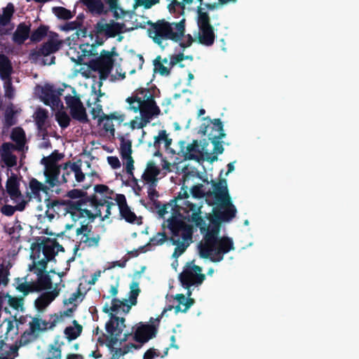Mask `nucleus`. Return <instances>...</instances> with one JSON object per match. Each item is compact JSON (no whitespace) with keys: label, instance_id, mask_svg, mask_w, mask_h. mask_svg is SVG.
<instances>
[{"label":"nucleus","instance_id":"1","mask_svg":"<svg viewBox=\"0 0 359 359\" xmlns=\"http://www.w3.org/2000/svg\"><path fill=\"white\" fill-rule=\"evenodd\" d=\"M222 172L221 170L218 182L211 181L212 190L207 191L208 204L215 205L213 213L208 217L210 224L208 225L201 216V207L191 202L187 204L191 215L184 217L188 222L194 223L203 234V240L198 244L200 257L214 263L222 261L224 255L235 249L231 238L219 236L221 224L231 222L237 212L229 192L227 182L221 177Z\"/></svg>","mask_w":359,"mask_h":359},{"label":"nucleus","instance_id":"2","mask_svg":"<svg viewBox=\"0 0 359 359\" xmlns=\"http://www.w3.org/2000/svg\"><path fill=\"white\" fill-rule=\"evenodd\" d=\"M159 94V89L154 86L149 88H138L126 99L129 109L135 113L140 111V126H146L151 119L160 115L161 109L155 101V97Z\"/></svg>","mask_w":359,"mask_h":359},{"label":"nucleus","instance_id":"3","mask_svg":"<svg viewBox=\"0 0 359 359\" xmlns=\"http://www.w3.org/2000/svg\"><path fill=\"white\" fill-rule=\"evenodd\" d=\"M149 36L153 41L161 48H164L163 41L171 40L179 42L184 36L185 19L182 18L178 22H170L164 19L158 20L156 22H151Z\"/></svg>","mask_w":359,"mask_h":359},{"label":"nucleus","instance_id":"4","mask_svg":"<svg viewBox=\"0 0 359 359\" xmlns=\"http://www.w3.org/2000/svg\"><path fill=\"white\" fill-rule=\"evenodd\" d=\"M126 319L123 317H116L114 314L110 315V319L105 324V330L107 334H102V337L97 339L100 345L106 344L111 356L109 359H119L124 355L120 348H115L114 346L119 340V337L126 327Z\"/></svg>","mask_w":359,"mask_h":359},{"label":"nucleus","instance_id":"5","mask_svg":"<svg viewBox=\"0 0 359 359\" xmlns=\"http://www.w3.org/2000/svg\"><path fill=\"white\" fill-rule=\"evenodd\" d=\"M62 316H58L54 313L50 316L49 320H43L40 316L32 318V320L29 323V328L21 334L20 338L17 340V344L20 346H25L34 341H36L41 334L48 330H52L61 321Z\"/></svg>","mask_w":359,"mask_h":359},{"label":"nucleus","instance_id":"6","mask_svg":"<svg viewBox=\"0 0 359 359\" xmlns=\"http://www.w3.org/2000/svg\"><path fill=\"white\" fill-rule=\"evenodd\" d=\"M189 197V194L187 189L182 187V191L178 196L170 200L169 203L162 204L158 200L154 201L152 203L159 216L163 217L168 212V209L170 208L172 214L178 215L182 219L187 221L184 217L191 215V210L187 206V204L190 203V201L187 200Z\"/></svg>","mask_w":359,"mask_h":359},{"label":"nucleus","instance_id":"7","mask_svg":"<svg viewBox=\"0 0 359 359\" xmlns=\"http://www.w3.org/2000/svg\"><path fill=\"white\" fill-rule=\"evenodd\" d=\"M149 323H151L140 322L133 326L131 332L123 333V337L120 339L121 343L126 341L130 337L133 336V339L142 346L150 339L156 337L160 318L154 319L151 317Z\"/></svg>","mask_w":359,"mask_h":359},{"label":"nucleus","instance_id":"8","mask_svg":"<svg viewBox=\"0 0 359 359\" xmlns=\"http://www.w3.org/2000/svg\"><path fill=\"white\" fill-rule=\"evenodd\" d=\"M114 49L115 48H113V51L102 50L100 52V56L95 59L90 60L87 64L90 69L99 73L100 79V86L102 85V81L108 78L113 69L114 63L113 57L116 55L114 51Z\"/></svg>","mask_w":359,"mask_h":359},{"label":"nucleus","instance_id":"9","mask_svg":"<svg viewBox=\"0 0 359 359\" xmlns=\"http://www.w3.org/2000/svg\"><path fill=\"white\" fill-rule=\"evenodd\" d=\"M205 7L198 6L197 24L198 26V42L206 46H210L215 41L214 28L210 25V18L208 13L204 10Z\"/></svg>","mask_w":359,"mask_h":359},{"label":"nucleus","instance_id":"10","mask_svg":"<svg viewBox=\"0 0 359 359\" xmlns=\"http://www.w3.org/2000/svg\"><path fill=\"white\" fill-rule=\"evenodd\" d=\"M63 41L56 32H50L48 40L39 47L30 50L29 59L36 62L41 57H48L57 52L62 46Z\"/></svg>","mask_w":359,"mask_h":359},{"label":"nucleus","instance_id":"11","mask_svg":"<svg viewBox=\"0 0 359 359\" xmlns=\"http://www.w3.org/2000/svg\"><path fill=\"white\" fill-rule=\"evenodd\" d=\"M201 267L197 265L184 269L179 276L183 287L188 288L193 285H201L205 278V274L201 273Z\"/></svg>","mask_w":359,"mask_h":359},{"label":"nucleus","instance_id":"12","mask_svg":"<svg viewBox=\"0 0 359 359\" xmlns=\"http://www.w3.org/2000/svg\"><path fill=\"white\" fill-rule=\"evenodd\" d=\"M168 228L170 230L171 237L183 238L184 241H191L193 227L175 217L167 220Z\"/></svg>","mask_w":359,"mask_h":359},{"label":"nucleus","instance_id":"13","mask_svg":"<svg viewBox=\"0 0 359 359\" xmlns=\"http://www.w3.org/2000/svg\"><path fill=\"white\" fill-rule=\"evenodd\" d=\"M46 207L48 208H53V212L56 213L58 217L65 216L69 214L72 219L73 220V216L76 217V213L74 210L78 211V208L75 201H65V200H56L51 199L50 198L45 200Z\"/></svg>","mask_w":359,"mask_h":359},{"label":"nucleus","instance_id":"14","mask_svg":"<svg viewBox=\"0 0 359 359\" xmlns=\"http://www.w3.org/2000/svg\"><path fill=\"white\" fill-rule=\"evenodd\" d=\"M207 121L208 124L203 123L200 127V132L203 135H207L208 140L222 139L226 136L224 130L223 123L220 118L211 120L207 116L203 118Z\"/></svg>","mask_w":359,"mask_h":359},{"label":"nucleus","instance_id":"15","mask_svg":"<svg viewBox=\"0 0 359 359\" xmlns=\"http://www.w3.org/2000/svg\"><path fill=\"white\" fill-rule=\"evenodd\" d=\"M65 102L70 110V114L73 119L82 123H86L89 121L81 99L78 96L67 95L65 97Z\"/></svg>","mask_w":359,"mask_h":359},{"label":"nucleus","instance_id":"16","mask_svg":"<svg viewBox=\"0 0 359 359\" xmlns=\"http://www.w3.org/2000/svg\"><path fill=\"white\" fill-rule=\"evenodd\" d=\"M104 21L105 20L102 18L95 25V31L97 36L104 34L107 38H114L124 32V23L115 22L114 20H111L109 23L104 22Z\"/></svg>","mask_w":359,"mask_h":359},{"label":"nucleus","instance_id":"17","mask_svg":"<svg viewBox=\"0 0 359 359\" xmlns=\"http://www.w3.org/2000/svg\"><path fill=\"white\" fill-rule=\"evenodd\" d=\"M55 244L53 243V240H50V238H46V241L41 243L32 244L31 249L32 250V253L30 255L31 259H39L41 251H42L44 257L47 259V261L53 260L57 254V251H55Z\"/></svg>","mask_w":359,"mask_h":359},{"label":"nucleus","instance_id":"18","mask_svg":"<svg viewBox=\"0 0 359 359\" xmlns=\"http://www.w3.org/2000/svg\"><path fill=\"white\" fill-rule=\"evenodd\" d=\"M63 89L59 88L55 90L53 86L46 84L41 87L40 98L43 102L47 106L57 107L61 102L60 96L62 95Z\"/></svg>","mask_w":359,"mask_h":359},{"label":"nucleus","instance_id":"19","mask_svg":"<svg viewBox=\"0 0 359 359\" xmlns=\"http://www.w3.org/2000/svg\"><path fill=\"white\" fill-rule=\"evenodd\" d=\"M60 167L44 166L45 182L50 189L61 185Z\"/></svg>","mask_w":359,"mask_h":359},{"label":"nucleus","instance_id":"20","mask_svg":"<svg viewBox=\"0 0 359 359\" xmlns=\"http://www.w3.org/2000/svg\"><path fill=\"white\" fill-rule=\"evenodd\" d=\"M90 205L94 207V208H98L102 210V208L104 207L106 208L105 214L104 216H102L101 220L104 221L106 219L109 218L111 215V208H116V204L114 202L109 201L104 199H98L97 196L93 195L90 196L88 198Z\"/></svg>","mask_w":359,"mask_h":359},{"label":"nucleus","instance_id":"21","mask_svg":"<svg viewBox=\"0 0 359 359\" xmlns=\"http://www.w3.org/2000/svg\"><path fill=\"white\" fill-rule=\"evenodd\" d=\"M31 25L20 22L14 32L12 40L18 45H22L27 39H30Z\"/></svg>","mask_w":359,"mask_h":359},{"label":"nucleus","instance_id":"22","mask_svg":"<svg viewBox=\"0 0 359 359\" xmlns=\"http://www.w3.org/2000/svg\"><path fill=\"white\" fill-rule=\"evenodd\" d=\"M79 1L93 15H105L108 13L102 0H79Z\"/></svg>","mask_w":359,"mask_h":359},{"label":"nucleus","instance_id":"23","mask_svg":"<svg viewBox=\"0 0 359 359\" xmlns=\"http://www.w3.org/2000/svg\"><path fill=\"white\" fill-rule=\"evenodd\" d=\"M160 168L156 166L153 161H149L147 164V168L142 175L143 182L146 184L157 183V176L160 174Z\"/></svg>","mask_w":359,"mask_h":359},{"label":"nucleus","instance_id":"24","mask_svg":"<svg viewBox=\"0 0 359 359\" xmlns=\"http://www.w3.org/2000/svg\"><path fill=\"white\" fill-rule=\"evenodd\" d=\"M59 294V291L54 289L52 291L43 293L35 300V306L39 311L46 308Z\"/></svg>","mask_w":359,"mask_h":359},{"label":"nucleus","instance_id":"25","mask_svg":"<svg viewBox=\"0 0 359 359\" xmlns=\"http://www.w3.org/2000/svg\"><path fill=\"white\" fill-rule=\"evenodd\" d=\"M131 309V306L128 304V300L124 299L123 301L113 298L111 300V313L109 316L112 313L115 316L118 317L117 314H126L129 312Z\"/></svg>","mask_w":359,"mask_h":359},{"label":"nucleus","instance_id":"26","mask_svg":"<svg viewBox=\"0 0 359 359\" xmlns=\"http://www.w3.org/2000/svg\"><path fill=\"white\" fill-rule=\"evenodd\" d=\"M12 144L4 142L2 144L1 160L9 168L13 167L17 163V158L11 151Z\"/></svg>","mask_w":359,"mask_h":359},{"label":"nucleus","instance_id":"27","mask_svg":"<svg viewBox=\"0 0 359 359\" xmlns=\"http://www.w3.org/2000/svg\"><path fill=\"white\" fill-rule=\"evenodd\" d=\"M13 67L9 58L4 54H0V77L3 80L10 79Z\"/></svg>","mask_w":359,"mask_h":359},{"label":"nucleus","instance_id":"28","mask_svg":"<svg viewBox=\"0 0 359 359\" xmlns=\"http://www.w3.org/2000/svg\"><path fill=\"white\" fill-rule=\"evenodd\" d=\"M29 187L34 198L41 199L40 192L48 194L50 189L48 185H45L36 178H32L29 182Z\"/></svg>","mask_w":359,"mask_h":359},{"label":"nucleus","instance_id":"29","mask_svg":"<svg viewBox=\"0 0 359 359\" xmlns=\"http://www.w3.org/2000/svg\"><path fill=\"white\" fill-rule=\"evenodd\" d=\"M6 191L10 198L15 202L22 198V194L19 189V182L15 178L8 179L6 182Z\"/></svg>","mask_w":359,"mask_h":359},{"label":"nucleus","instance_id":"30","mask_svg":"<svg viewBox=\"0 0 359 359\" xmlns=\"http://www.w3.org/2000/svg\"><path fill=\"white\" fill-rule=\"evenodd\" d=\"M64 345V342L60 341V336L57 335L55 337L53 344L48 346V354L50 356L45 359H61L62 350L61 348Z\"/></svg>","mask_w":359,"mask_h":359},{"label":"nucleus","instance_id":"31","mask_svg":"<svg viewBox=\"0 0 359 359\" xmlns=\"http://www.w3.org/2000/svg\"><path fill=\"white\" fill-rule=\"evenodd\" d=\"M169 240L171 241L172 245H176L172 255V257L176 259L184 252L191 242V241H184L183 238L175 237H170Z\"/></svg>","mask_w":359,"mask_h":359},{"label":"nucleus","instance_id":"32","mask_svg":"<svg viewBox=\"0 0 359 359\" xmlns=\"http://www.w3.org/2000/svg\"><path fill=\"white\" fill-rule=\"evenodd\" d=\"M74 326H68L64 330V334L69 341H72L77 339L82 333L83 327L77 320H74L72 322Z\"/></svg>","mask_w":359,"mask_h":359},{"label":"nucleus","instance_id":"33","mask_svg":"<svg viewBox=\"0 0 359 359\" xmlns=\"http://www.w3.org/2000/svg\"><path fill=\"white\" fill-rule=\"evenodd\" d=\"M201 155V146L198 140H194L191 144H188L184 154V157L188 160H198Z\"/></svg>","mask_w":359,"mask_h":359},{"label":"nucleus","instance_id":"34","mask_svg":"<svg viewBox=\"0 0 359 359\" xmlns=\"http://www.w3.org/2000/svg\"><path fill=\"white\" fill-rule=\"evenodd\" d=\"M221 139L210 140L213 144L212 153L205 152L207 161L212 163L217 160V154H222L224 152L223 142L220 141Z\"/></svg>","mask_w":359,"mask_h":359},{"label":"nucleus","instance_id":"35","mask_svg":"<svg viewBox=\"0 0 359 359\" xmlns=\"http://www.w3.org/2000/svg\"><path fill=\"white\" fill-rule=\"evenodd\" d=\"M15 6L13 3H8L5 8H3L2 15L0 16V26L8 25L15 13Z\"/></svg>","mask_w":359,"mask_h":359},{"label":"nucleus","instance_id":"36","mask_svg":"<svg viewBox=\"0 0 359 359\" xmlns=\"http://www.w3.org/2000/svg\"><path fill=\"white\" fill-rule=\"evenodd\" d=\"M64 157V154L59 153L57 150H55L50 155L43 157L41 160V163L44 166L49 167H60L58 162Z\"/></svg>","mask_w":359,"mask_h":359},{"label":"nucleus","instance_id":"37","mask_svg":"<svg viewBox=\"0 0 359 359\" xmlns=\"http://www.w3.org/2000/svg\"><path fill=\"white\" fill-rule=\"evenodd\" d=\"M172 139L168 137V135L165 130H161L158 131V135L154 137V142L153 143L154 148H161V144L164 143V147L166 150L169 149L172 144Z\"/></svg>","mask_w":359,"mask_h":359},{"label":"nucleus","instance_id":"38","mask_svg":"<svg viewBox=\"0 0 359 359\" xmlns=\"http://www.w3.org/2000/svg\"><path fill=\"white\" fill-rule=\"evenodd\" d=\"M37 282L35 283L37 288L36 291L49 290L52 288V280L48 272L41 273L39 275H37Z\"/></svg>","mask_w":359,"mask_h":359},{"label":"nucleus","instance_id":"39","mask_svg":"<svg viewBox=\"0 0 359 359\" xmlns=\"http://www.w3.org/2000/svg\"><path fill=\"white\" fill-rule=\"evenodd\" d=\"M101 236L100 234L96 235H83L80 238V244H84L86 248H97L100 245Z\"/></svg>","mask_w":359,"mask_h":359},{"label":"nucleus","instance_id":"40","mask_svg":"<svg viewBox=\"0 0 359 359\" xmlns=\"http://www.w3.org/2000/svg\"><path fill=\"white\" fill-rule=\"evenodd\" d=\"M89 198L90 197H86V199H79V201H75V204L78 205L77 208L79 210L78 211L74 210L76 217L73 216V221L76 222L82 217H88L89 213L91 212L90 210L82 208V206L87 202H90L88 201Z\"/></svg>","mask_w":359,"mask_h":359},{"label":"nucleus","instance_id":"41","mask_svg":"<svg viewBox=\"0 0 359 359\" xmlns=\"http://www.w3.org/2000/svg\"><path fill=\"white\" fill-rule=\"evenodd\" d=\"M48 28L47 25H41L31 33L30 41L33 43L41 41L47 36Z\"/></svg>","mask_w":359,"mask_h":359},{"label":"nucleus","instance_id":"42","mask_svg":"<svg viewBox=\"0 0 359 359\" xmlns=\"http://www.w3.org/2000/svg\"><path fill=\"white\" fill-rule=\"evenodd\" d=\"M26 203H27V202L25 201L22 200L21 202L18 203L15 206H13L11 205H4L1 208V212H2L3 215H4L6 216L11 217L14 215V213L16 210H18V211L24 210L25 208Z\"/></svg>","mask_w":359,"mask_h":359},{"label":"nucleus","instance_id":"43","mask_svg":"<svg viewBox=\"0 0 359 359\" xmlns=\"http://www.w3.org/2000/svg\"><path fill=\"white\" fill-rule=\"evenodd\" d=\"M106 116L107 114L102 113V115L97 120L98 125L101 126L102 124L103 130L107 133H109L111 135L114 136L115 128L112 120L109 119Z\"/></svg>","mask_w":359,"mask_h":359},{"label":"nucleus","instance_id":"44","mask_svg":"<svg viewBox=\"0 0 359 359\" xmlns=\"http://www.w3.org/2000/svg\"><path fill=\"white\" fill-rule=\"evenodd\" d=\"M120 143V154L121 156H129L132 154V142L130 140H126L123 136L118 137Z\"/></svg>","mask_w":359,"mask_h":359},{"label":"nucleus","instance_id":"45","mask_svg":"<svg viewBox=\"0 0 359 359\" xmlns=\"http://www.w3.org/2000/svg\"><path fill=\"white\" fill-rule=\"evenodd\" d=\"M36 259H33V264L29 265V270L31 271H33L36 275L46 272V269L49 261H47V259L45 257L38 262H36Z\"/></svg>","mask_w":359,"mask_h":359},{"label":"nucleus","instance_id":"46","mask_svg":"<svg viewBox=\"0 0 359 359\" xmlns=\"http://www.w3.org/2000/svg\"><path fill=\"white\" fill-rule=\"evenodd\" d=\"M119 213L121 217L128 223L133 224L137 219L135 213L130 210L128 205L119 209Z\"/></svg>","mask_w":359,"mask_h":359},{"label":"nucleus","instance_id":"47","mask_svg":"<svg viewBox=\"0 0 359 359\" xmlns=\"http://www.w3.org/2000/svg\"><path fill=\"white\" fill-rule=\"evenodd\" d=\"M55 120L62 128H67L71 121V118L65 111H58L55 113Z\"/></svg>","mask_w":359,"mask_h":359},{"label":"nucleus","instance_id":"48","mask_svg":"<svg viewBox=\"0 0 359 359\" xmlns=\"http://www.w3.org/2000/svg\"><path fill=\"white\" fill-rule=\"evenodd\" d=\"M154 72H158L161 76H169L170 74V67H167L162 64L161 57L157 56L154 60Z\"/></svg>","mask_w":359,"mask_h":359},{"label":"nucleus","instance_id":"49","mask_svg":"<svg viewBox=\"0 0 359 359\" xmlns=\"http://www.w3.org/2000/svg\"><path fill=\"white\" fill-rule=\"evenodd\" d=\"M6 297H8V303L9 306L15 310L23 311V304H24V298L23 297H12L11 295L6 294Z\"/></svg>","mask_w":359,"mask_h":359},{"label":"nucleus","instance_id":"50","mask_svg":"<svg viewBox=\"0 0 359 359\" xmlns=\"http://www.w3.org/2000/svg\"><path fill=\"white\" fill-rule=\"evenodd\" d=\"M48 118V111L46 109H39L35 113V121L37 127L41 128Z\"/></svg>","mask_w":359,"mask_h":359},{"label":"nucleus","instance_id":"51","mask_svg":"<svg viewBox=\"0 0 359 359\" xmlns=\"http://www.w3.org/2000/svg\"><path fill=\"white\" fill-rule=\"evenodd\" d=\"M140 292L139 284L137 282H133L130 285V291L129 296V302L130 306H134L137 304V298Z\"/></svg>","mask_w":359,"mask_h":359},{"label":"nucleus","instance_id":"52","mask_svg":"<svg viewBox=\"0 0 359 359\" xmlns=\"http://www.w3.org/2000/svg\"><path fill=\"white\" fill-rule=\"evenodd\" d=\"M187 4L183 0L178 1L177 0H171V3L168 4V8L170 13H183L185 9V5Z\"/></svg>","mask_w":359,"mask_h":359},{"label":"nucleus","instance_id":"53","mask_svg":"<svg viewBox=\"0 0 359 359\" xmlns=\"http://www.w3.org/2000/svg\"><path fill=\"white\" fill-rule=\"evenodd\" d=\"M53 12L58 18L62 20H69L73 17L71 11L64 7H54Z\"/></svg>","mask_w":359,"mask_h":359},{"label":"nucleus","instance_id":"54","mask_svg":"<svg viewBox=\"0 0 359 359\" xmlns=\"http://www.w3.org/2000/svg\"><path fill=\"white\" fill-rule=\"evenodd\" d=\"M168 239L165 232H158L155 236L150 238L148 245H160L165 243Z\"/></svg>","mask_w":359,"mask_h":359},{"label":"nucleus","instance_id":"55","mask_svg":"<svg viewBox=\"0 0 359 359\" xmlns=\"http://www.w3.org/2000/svg\"><path fill=\"white\" fill-rule=\"evenodd\" d=\"M191 194L192 196L195 198H201L205 197L207 200V191L205 192L203 190V185L201 184H198L191 187Z\"/></svg>","mask_w":359,"mask_h":359},{"label":"nucleus","instance_id":"56","mask_svg":"<svg viewBox=\"0 0 359 359\" xmlns=\"http://www.w3.org/2000/svg\"><path fill=\"white\" fill-rule=\"evenodd\" d=\"M17 290L23 293L24 296L27 295L30 292H34L37 290L36 285L35 283H23L18 285Z\"/></svg>","mask_w":359,"mask_h":359},{"label":"nucleus","instance_id":"57","mask_svg":"<svg viewBox=\"0 0 359 359\" xmlns=\"http://www.w3.org/2000/svg\"><path fill=\"white\" fill-rule=\"evenodd\" d=\"M94 191L96 193L104 194L106 198H111L113 191L110 190L108 186L105 184H97L94 187Z\"/></svg>","mask_w":359,"mask_h":359},{"label":"nucleus","instance_id":"58","mask_svg":"<svg viewBox=\"0 0 359 359\" xmlns=\"http://www.w3.org/2000/svg\"><path fill=\"white\" fill-rule=\"evenodd\" d=\"M126 165V170L128 175L132 177H135L133 175L134 170V160L132 156H125L121 158Z\"/></svg>","mask_w":359,"mask_h":359},{"label":"nucleus","instance_id":"59","mask_svg":"<svg viewBox=\"0 0 359 359\" xmlns=\"http://www.w3.org/2000/svg\"><path fill=\"white\" fill-rule=\"evenodd\" d=\"M236 0H218L215 2H208L204 4V7L209 11H213L219 8L221 5L226 4L227 3L235 1Z\"/></svg>","mask_w":359,"mask_h":359},{"label":"nucleus","instance_id":"60","mask_svg":"<svg viewBox=\"0 0 359 359\" xmlns=\"http://www.w3.org/2000/svg\"><path fill=\"white\" fill-rule=\"evenodd\" d=\"M25 137V132L22 128H15L11 133V139L18 143L23 141Z\"/></svg>","mask_w":359,"mask_h":359},{"label":"nucleus","instance_id":"61","mask_svg":"<svg viewBox=\"0 0 359 359\" xmlns=\"http://www.w3.org/2000/svg\"><path fill=\"white\" fill-rule=\"evenodd\" d=\"M92 225H89V224H83L82 223L81 226L78 228L76 231V236L79 235H91L92 233Z\"/></svg>","mask_w":359,"mask_h":359},{"label":"nucleus","instance_id":"62","mask_svg":"<svg viewBox=\"0 0 359 359\" xmlns=\"http://www.w3.org/2000/svg\"><path fill=\"white\" fill-rule=\"evenodd\" d=\"M184 60V55L183 53H178L172 55L170 57V61L168 65L170 69H172L174 66L180 63Z\"/></svg>","mask_w":359,"mask_h":359},{"label":"nucleus","instance_id":"63","mask_svg":"<svg viewBox=\"0 0 359 359\" xmlns=\"http://www.w3.org/2000/svg\"><path fill=\"white\" fill-rule=\"evenodd\" d=\"M148 184V197L150 201H154L156 199L155 198L158 196V192L156 189V187L157 186V183H149Z\"/></svg>","mask_w":359,"mask_h":359},{"label":"nucleus","instance_id":"64","mask_svg":"<svg viewBox=\"0 0 359 359\" xmlns=\"http://www.w3.org/2000/svg\"><path fill=\"white\" fill-rule=\"evenodd\" d=\"M86 195H87L86 192H84L82 190L76 189L69 191L67 194V196L69 198H72V199H76V198L83 199V197Z\"/></svg>","mask_w":359,"mask_h":359}]
</instances>
